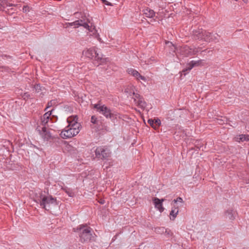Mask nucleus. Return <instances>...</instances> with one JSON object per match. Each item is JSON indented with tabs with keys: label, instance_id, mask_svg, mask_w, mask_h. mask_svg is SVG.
Segmentation results:
<instances>
[{
	"label": "nucleus",
	"instance_id": "obj_31",
	"mask_svg": "<svg viewBox=\"0 0 249 249\" xmlns=\"http://www.w3.org/2000/svg\"><path fill=\"white\" fill-rule=\"evenodd\" d=\"M66 25L67 26V27H68V26H74L75 28L77 27V26H76V21H74V22H68V23H66Z\"/></svg>",
	"mask_w": 249,
	"mask_h": 249
},
{
	"label": "nucleus",
	"instance_id": "obj_2",
	"mask_svg": "<svg viewBox=\"0 0 249 249\" xmlns=\"http://www.w3.org/2000/svg\"><path fill=\"white\" fill-rule=\"evenodd\" d=\"M75 231L78 233L79 241L82 243L88 244L95 240L96 236L93 230L87 224L80 225Z\"/></svg>",
	"mask_w": 249,
	"mask_h": 249
},
{
	"label": "nucleus",
	"instance_id": "obj_11",
	"mask_svg": "<svg viewBox=\"0 0 249 249\" xmlns=\"http://www.w3.org/2000/svg\"><path fill=\"white\" fill-rule=\"evenodd\" d=\"M236 212L232 209H229L225 212L224 216L226 218H228L231 220L235 219L236 216Z\"/></svg>",
	"mask_w": 249,
	"mask_h": 249
},
{
	"label": "nucleus",
	"instance_id": "obj_5",
	"mask_svg": "<svg viewBox=\"0 0 249 249\" xmlns=\"http://www.w3.org/2000/svg\"><path fill=\"white\" fill-rule=\"evenodd\" d=\"M101 111L100 113L102 114L107 118H109L113 122L117 118L122 119V115L113 111L107 106L102 107Z\"/></svg>",
	"mask_w": 249,
	"mask_h": 249
},
{
	"label": "nucleus",
	"instance_id": "obj_3",
	"mask_svg": "<svg viewBox=\"0 0 249 249\" xmlns=\"http://www.w3.org/2000/svg\"><path fill=\"white\" fill-rule=\"evenodd\" d=\"M35 201L40 204L41 208L47 211H49L52 206H55L58 204L55 198L51 196H46L42 192L36 196Z\"/></svg>",
	"mask_w": 249,
	"mask_h": 249
},
{
	"label": "nucleus",
	"instance_id": "obj_36",
	"mask_svg": "<svg viewBox=\"0 0 249 249\" xmlns=\"http://www.w3.org/2000/svg\"><path fill=\"white\" fill-rule=\"evenodd\" d=\"M30 94L27 92L24 93V95H23V98H24V99H28L29 98H30Z\"/></svg>",
	"mask_w": 249,
	"mask_h": 249
},
{
	"label": "nucleus",
	"instance_id": "obj_20",
	"mask_svg": "<svg viewBox=\"0 0 249 249\" xmlns=\"http://www.w3.org/2000/svg\"><path fill=\"white\" fill-rule=\"evenodd\" d=\"M62 189L64 190L66 193L70 197H73L75 195L74 193L72 190L68 188L67 187L62 188Z\"/></svg>",
	"mask_w": 249,
	"mask_h": 249
},
{
	"label": "nucleus",
	"instance_id": "obj_21",
	"mask_svg": "<svg viewBox=\"0 0 249 249\" xmlns=\"http://www.w3.org/2000/svg\"><path fill=\"white\" fill-rule=\"evenodd\" d=\"M90 122L93 124L96 125L95 126L100 125V122L95 116H91Z\"/></svg>",
	"mask_w": 249,
	"mask_h": 249
},
{
	"label": "nucleus",
	"instance_id": "obj_19",
	"mask_svg": "<svg viewBox=\"0 0 249 249\" xmlns=\"http://www.w3.org/2000/svg\"><path fill=\"white\" fill-rule=\"evenodd\" d=\"M178 213V207H176L175 205L174 206V208H172L171 211L170 212V215H171L170 219L172 220H174L175 217L177 216Z\"/></svg>",
	"mask_w": 249,
	"mask_h": 249
},
{
	"label": "nucleus",
	"instance_id": "obj_24",
	"mask_svg": "<svg viewBox=\"0 0 249 249\" xmlns=\"http://www.w3.org/2000/svg\"><path fill=\"white\" fill-rule=\"evenodd\" d=\"M165 228L164 227H157L155 229V231L156 233L159 234H163L164 233Z\"/></svg>",
	"mask_w": 249,
	"mask_h": 249
},
{
	"label": "nucleus",
	"instance_id": "obj_1",
	"mask_svg": "<svg viewBox=\"0 0 249 249\" xmlns=\"http://www.w3.org/2000/svg\"><path fill=\"white\" fill-rule=\"evenodd\" d=\"M68 125L61 132L60 136L64 139L72 138L77 135L80 131L81 124L78 123L76 116H71L67 118Z\"/></svg>",
	"mask_w": 249,
	"mask_h": 249
},
{
	"label": "nucleus",
	"instance_id": "obj_18",
	"mask_svg": "<svg viewBox=\"0 0 249 249\" xmlns=\"http://www.w3.org/2000/svg\"><path fill=\"white\" fill-rule=\"evenodd\" d=\"M143 14L146 17L152 18L155 16V13L153 10L147 8L143 10Z\"/></svg>",
	"mask_w": 249,
	"mask_h": 249
},
{
	"label": "nucleus",
	"instance_id": "obj_17",
	"mask_svg": "<svg viewBox=\"0 0 249 249\" xmlns=\"http://www.w3.org/2000/svg\"><path fill=\"white\" fill-rule=\"evenodd\" d=\"M134 102L135 104H136L137 106L141 107L142 109H144L146 107V103L143 100L142 98H140L139 100H137L136 98H134Z\"/></svg>",
	"mask_w": 249,
	"mask_h": 249
},
{
	"label": "nucleus",
	"instance_id": "obj_28",
	"mask_svg": "<svg viewBox=\"0 0 249 249\" xmlns=\"http://www.w3.org/2000/svg\"><path fill=\"white\" fill-rule=\"evenodd\" d=\"M154 123L156 127V129L160 126L161 124L160 120L159 119L154 120Z\"/></svg>",
	"mask_w": 249,
	"mask_h": 249
},
{
	"label": "nucleus",
	"instance_id": "obj_22",
	"mask_svg": "<svg viewBox=\"0 0 249 249\" xmlns=\"http://www.w3.org/2000/svg\"><path fill=\"white\" fill-rule=\"evenodd\" d=\"M237 139L242 142L248 141H249V135L241 134L239 135Z\"/></svg>",
	"mask_w": 249,
	"mask_h": 249
},
{
	"label": "nucleus",
	"instance_id": "obj_27",
	"mask_svg": "<svg viewBox=\"0 0 249 249\" xmlns=\"http://www.w3.org/2000/svg\"><path fill=\"white\" fill-rule=\"evenodd\" d=\"M105 106H104V105L101 106L100 105L97 104H95L94 105V108L97 109V111L100 113V112L101 111V110L102 107H105Z\"/></svg>",
	"mask_w": 249,
	"mask_h": 249
},
{
	"label": "nucleus",
	"instance_id": "obj_32",
	"mask_svg": "<svg viewBox=\"0 0 249 249\" xmlns=\"http://www.w3.org/2000/svg\"><path fill=\"white\" fill-rule=\"evenodd\" d=\"M174 203H176L177 202L183 203V199L181 197H178L176 199H174L173 201Z\"/></svg>",
	"mask_w": 249,
	"mask_h": 249
},
{
	"label": "nucleus",
	"instance_id": "obj_14",
	"mask_svg": "<svg viewBox=\"0 0 249 249\" xmlns=\"http://www.w3.org/2000/svg\"><path fill=\"white\" fill-rule=\"evenodd\" d=\"M87 20L86 19H79L76 20L77 27H78L79 26H83L85 28L88 29L89 31L92 32V26H89V25L87 23Z\"/></svg>",
	"mask_w": 249,
	"mask_h": 249
},
{
	"label": "nucleus",
	"instance_id": "obj_6",
	"mask_svg": "<svg viewBox=\"0 0 249 249\" xmlns=\"http://www.w3.org/2000/svg\"><path fill=\"white\" fill-rule=\"evenodd\" d=\"M95 156L98 160H107L110 156L109 150L105 147H97L95 151Z\"/></svg>",
	"mask_w": 249,
	"mask_h": 249
},
{
	"label": "nucleus",
	"instance_id": "obj_8",
	"mask_svg": "<svg viewBox=\"0 0 249 249\" xmlns=\"http://www.w3.org/2000/svg\"><path fill=\"white\" fill-rule=\"evenodd\" d=\"M36 130L38 132L39 134L44 141H48L52 138L50 132L45 126H38L36 128Z\"/></svg>",
	"mask_w": 249,
	"mask_h": 249
},
{
	"label": "nucleus",
	"instance_id": "obj_35",
	"mask_svg": "<svg viewBox=\"0 0 249 249\" xmlns=\"http://www.w3.org/2000/svg\"><path fill=\"white\" fill-rule=\"evenodd\" d=\"M102 2L103 3H104L105 4L107 5H108V6H112V4L111 3L107 1V0H101Z\"/></svg>",
	"mask_w": 249,
	"mask_h": 249
},
{
	"label": "nucleus",
	"instance_id": "obj_25",
	"mask_svg": "<svg viewBox=\"0 0 249 249\" xmlns=\"http://www.w3.org/2000/svg\"><path fill=\"white\" fill-rule=\"evenodd\" d=\"M56 103V101L55 100H51L50 101H49L48 104H47V107H46V108L45 109V111H46L47 109L51 107H53V106H54Z\"/></svg>",
	"mask_w": 249,
	"mask_h": 249
},
{
	"label": "nucleus",
	"instance_id": "obj_23",
	"mask_svg": "<svg viewBox=\"0 0 249 249\" xmlns=\"http://www.w3.org/2000/svg\"><path fill=\"white\" fill-rule=\"evenodd\" d=\"M8 1L6 0H0V10H3L6 7L8 6Z\"/></svg>",
	"mask_w": 249,
	"mask_h": 249
},
{
	"label": "nucleus",
	"instance_id": "obj_9",
	"mask_svg": "<svg viewBox=\"0 0 249 249\" xmlns=\"http://www.w3.org/2000/svg\"><path fill=\"white\" fill-rule=\"evenodd\" d=\"M205 33L206 31L202 29L194 30L193 31L194 38L196 39L205 40Z\"/></svg>",
	"mask_w": 249,
	"mask_h": 249
},
{
	"label": "nucleus",
	"instance_id": "obj_33",
	"mask_svg": "<svg viewBox=\"0 0 249 249\" xmlns=\"http://www.w3.org/2000/svg\"><path fill=\"white\" fill-rule=\"evenodd\" d=\"M132 94L134 96V97L133 98H136L137 100H139L140 98H142L141 97V95L140 94L138 93H135L134 92H133Z\"/></svg>",
	"mask_w": 249,
	"mask_h": 249
},
{
	"label": "nucleus",
	"instance_id": "obj_13",
	"mask_svg": "<svg viewBox=\"0 0 249 249\" xmlns=\"http://www.w3.org/2000/svg\"><path fill=\"white\" fill-rule=\"evenodd\" d=\"M201 62V60H199L198 61H191L189 64H188L187 68L182 71V72L185 75V71H190L194 67L199 66Z\"/></svg>",
	"mask_w": 249,
	"mask_h": 249
},
{
	"label": "nucleus",
	"instance_id": "obj_34",
	"mask_svg": "<svg viewBox=\"0 0 249 249\" xmlns=\"http://www.w3.org/2000/svg\"><path fill=\"white\" fill-rule=\"evenodd\" d=\"M22 10L23 12L27 13L29 11V7L28 6H24Z\"/></svg>",
	"mask_w": 249,
	"mask_h": 249
},
{
	"label": "nucleus",
	"instance_id": "obj_7",
	"mask_svg": "<svg viewBox=\"0 0 249 249\" xmlns=\"http://www.w3.org/2000/svg\"><path fill=\"white\" fill-rule=\"evenodd\" d=\"M167 44H170L173 46V47L174 48V52L180 53L183 56H188L193 54L192 49L186 45L179 47H176L171 42H168Z\"/></svg>",
	"mask_w": 249,
	"mask_h": 249
},
{
	"label": "nucleus",
	"instance_id": "obj_12",
	"mask_svg": "<svg viewBox=\"0 0 249 249\" xmlns=\"http://www.w3.org/2000/svg\"><path fill=\"white\" fill-rule=\"evenodd\" d=\"M164 201V199H159L157 197H155L153 199V202L155 205V207L159 210V211L161 213L162 212L164 208L162 206V202Z\"/></svg>",
	"mask_w": 249,
	"mask_h": 249
},
{
	"label": "nucleus",
	"instance_id": "obj_15",
	"mask_svg": "<svg viewBox=\"0 0 249 249\" xmlns=\"http://www.w3.org/2000/svg\"><path fill=\"white\" fill-rule=\"evenodd\" d=\"M127 72L128 74L136 77L137 79L140 78L143 81L146 80L145 78L143 76L141 75L139 72L135 69L132 68L128 69Z\"/></svg>",
	"mask_w": 249,
	"mask_h": 249
},
{
	"label": "nucleus",
	"instance_id": "obj_29",
	"mask_svg": "<svg viewBox=\"0 0 249 249\" xmlns=\"http://www.w3.org/2000/svg\"><path fill=\"white\" fill-rule=\"evenodd\" d=\"M34 89L36 92H39L41 90V86L39 84H36L35 85Z\"/></svg>",
	"mask_w": 249,
	"mask_h": 249
},
{
	"label": "nucleus",
	"instance_id": "obj_26",
	"mask_svg": "<svg viewBox=\"0 0 249 249\" xmlns=\"http://www.w3.org/2000/svg\"><path fill=\"white\" fill-rule=\"evenodd\" d=\"M148 123L149 124V125L153 127L154 129H156V127L154 123V120H153L152 119H149L148 120Z\"/></svg>",
	"mask_w": 249,
	"mask_h": 249
},
{
	"label": "nucleus",
	"instance_id": "obj_16",
	"mask_svg": "<svg viewBox=\"0 0 249 249\" xmlns=\"http://www.w3.org/2000/svg\"><path fill=\"white\" fill-rule=\"evenodd\" d=\"M53 111V109H52L51 111H48V112H46L41 117V124L43 125V126H45L46 124H47L48 123V120Z\"/></svg>",
	"mask_w": 249,
	"mask_h": 249
},
{
	"label": "nucleus",
	"instance_id": "obj_30",
	"mask_svg": "<svg viewBox=\"0 0 249 249\" xmlns=\"http://www.w3.org/2000/svg\"><path fill=\"white\" fill-rule=\"evenodd\" d=\"M164 233L166 234V235L168 237H170V236H171L172 235V232H171V230L168 229H165V231H164Z\"/></svg>",
	"mask_w": 249,
	"mask_h": 249
},
{
	"label": "nucleus",
	"instance_id": "obj_4",
	"mask_svg": "<svg viewBox=\"0 0 249 249\" xmlns=\"http://www.w3.org/2000/svg\"><path fill=\"white\" fill-rule=\"evenodd\" d=\"M83 53L87 57L90 59H94L95 60L99 62L100 64L104 63L106 62L107 58H103L102 55H100L97 53V51L95 48H92L85 50L83 52Z\"/></svg>",
	"mask_w": 249,
	"mask_h": 249
},
{
	"label": "nucleus",
	"instance_id": "obj_10",
	"mask_svg": "<svg viewBox=\"0 0 249 249\" xmlns=\"http://www.w3.org/2000/svg\"><path fill=\"white\" fill-rule=\"evenodd\" d=\"M205 41H218V37L219 36L217 34H213L212 33H210L206 31V33H205Z\"/></svg>",
	"mask_w": 249,
	"mask_h": 249
}]
</instances>
